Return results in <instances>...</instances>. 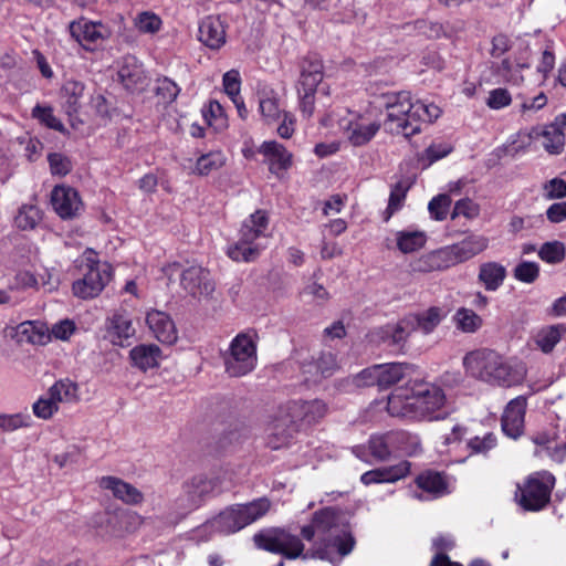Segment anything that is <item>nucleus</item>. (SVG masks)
I'll use <instances>...</instances> for the list:
<instances>
[{
	"instance_id": "obj_1",
	"label": "nucleus",
	"mask_w": 566,
	"mask_h": 566,
	"mask_svg": "<svg viewBox=\"0 0 566 566\" xmlns=\"http://www.w3.org/2000/svg\"><path fill=\"white\" fill-rule=\"evenodd\" d=\"M379 104L386 112L387 129L405 137L419 134L423 125L434 123L442 115L439 105L427 99H415L407 91L384 93Z\"/></svg>"
},
{
	"instance_id": "obj_2",
	"label": "nucleus",
	"mask_w": 566,
	"mask_h": 566,
	"mask_svg": "<svg viewBox=\"0 0 566 566\" xmlns=\"http://www.w3.org/2000/svg\"><path fill=\"white\" fill-rule=\"evenodd\" d=\"M465 373L480 381L499 387H513L526 377V365L514 358H505L492 349H476L463 358Z\"/></svg>"
},
{
	"instance_id": "obj_3",
	"label": "nucleus",
	"mask_w": 566,
	"mask_h": 566,
	"mask_svg": "<svg viewBox=\"0 0 566 566\" xmlns=\"http://www.w3.org/2000/svg\"><path fill=\"white\" fill-rule=\"evenodd\" d=\"M302 536L308 541H316L319 545L314 549L312 557L328 559L331 548L345 556L349 554L355 541L347 526L339 524L336 513L326 509L315 514L312 523L302 528Z\"/></svg>"
},
{
	"instance_id": "obj_4",
	"label": "nucleus",
	"mask_w": 566,
	"mask_h": 566,
	"mask_svg": "<svg viewBox=\"0 0 566 566\" xmlns=\"http://www.w3.org/2000/svg\"><path fill=\"white\" fill-rule=\"evenodd\" d=\"M269 216L264 210L251 213L242 223L239 240L230 244L227 254L237 262H250L259 256L264 245L260 242L268 237Z\"/></svg>"
},
{
	"instance_id": "obj_5",
	"label": "nucleus",
	"mask_w": 566,
	"mask_h": 566,
	"mask_svg": "<svg viewBox=\"0 0 566 566\" xmlns=\"http://www.w3.org/2000/svg\"><path fill=\"white\" fill-rule=\"evenodd\" d=\"M269 510L270 502L266 499L232 505L208 521L206 527L216 533L232 534L258 521Z\"/></svg>"
},
{
	"instance_id": "obj_6",
	"label": "nucleus",
	"mask_w": 566,
	"mask_h": 566,
	"mask_svg": "<svg viewBox=\"0 0 566 566\" xmlns=\"http://www.w3.org/2000/svg\"><path fill=\"white\" fill-rule=\"evenodd\" d=\"M566 133V114L556 116L553 123L547 125H537L532 127L528 132H520L516 137L521 139L522 145L515 146V140L512 142L511 150L514 154L524 151L525 148L535 140L543 139L542 146L551 155H558L563 151L565 146Z\"/></svg>"
},
{
	"instance_id": "obj_7",
	"label": "nucleus",
	"mask_w": 566,
	"mask_h": 566,
	"mask_svg": "<svg viewBox=\"0 0 566 566\" xmlns=\"http://www.w3.org/2000/svg\"><path fill=\"white\" fill-rule=\"evenodd\" d=\"M83 265L85 273L82 279L73 283V294L83 300L96 297L111 281V266L107 263L99 262L97 254L92 250L84 252Z\"/></svg>"
},
{
	"instance_id": "obj_8",
	"label": "nucleus",
	"mask_w": 566,
	"mask_h": 566,
	"mask_svg": "<svg viewBox=\"0 0 566 566\" xmlns=\"http://www.w3.org/2000/svg\"><path fill=\"white\" fill-rule=\"evenodd\" d=\"M555 485V478L547 471L531 474L523 485L517 486L515 499L526 511L544 509L551 499Z\"/></svg>"
},
{
	"instance_id": "obj_9",
	"label": "nucleus",
	"mask_w": 566,
	"mask_h": 566,
	"mask_svg": "<svg viewBox=\"0 0 566 566\" xmlns=\"http://www.w3.org/2000/svg\"><path fill=\"white\" fill-rule=\"evenodd\" d=\"M163 272L169 282L178 276L185 294L195 300L208 298L214 291V284L210 279L209 272L201 266L192 265L181 270L178 263H171L166 265Z\"/></svg>"
},
{
	"instance_id": "obj_10",
	"label": "nucleus",
	"mask_w": 566,
	"mask_h": 566,
	"mask_svg": "<svg viewBox=\"0 0 566 566\" xmlns=\"http://www.w3.org/2000/svg\"><path fill=\"white\" fill-rule=\"evenodd\" d=\"M415 394L416 420L433 421L448 416L447 398L439 386L419 380L416 381Z\"/></svg>"
},
{
	"instance_id": "obj_11",
	"label": "nucleus",
	"mask_w": 566,
	"mask_h": 566,
	"mask_svg": "<svg viewBox=\"0 0 566 566\" xmlns=\"http://www.w3.org/2000/svg\"><path fill=\"white\" fill-rule=\"evenodd\" d=\"M256 345L251 336L239 334L229 347L224 358L226 371L231 377H241L251 373L256 366Z\"/></svg>"
},
{
	"instance_id": "obj_12",
	"label": "nucleus",
	"mask_w": 566,
	"mask_h": 566,
	"mask_svg": "<svg viewBox=\"0 0 566 566\" xmlns=\"http://www.w3.org/2000/svg\"><path fill=\"white\" fill-rule=\"evenodd\" d=\"M345 139L354 147L367 145L380 130L381 124L370 112H348L339 123Z\"/></svg>"
},
{
	"instance_id": "obj_13",
	"label": "nucleus",
	"mask_w": 566,
	"mask_h": 566,
	"mask_svg": "<svg viewBox=\"0 0 566 566\" xmlns=\"http://www.w3.org/2000/svg\"><path fill=\"white\" fill-rule=\"evenodd\" d=\"M253 541L258 548L281 554L289 559H295L301 556L306 558L303 555L304 545L302 541L285 530L270 528L262 531L253 536Z\"/></svg>"
},
{
	"instance_id": "obj_14",
	"label": "nucleus",
	"mask_w": 566,
	"mask_h": 566,
	"mask_svg": "<svg viewBox=\"0 0 566 566\" xmlns=\"http://www.w3.org/2000/svg\"><path fill=\"white\" fill-rule=\"evenodd\" d=\"M69 32L71 38L87 51L95 50L111 36V30L106 24L84 17L71 21Z\"/></svg>"
},
{
	"instance_id": "obj_15",
	"label": "nucleus",
	"mask_w": 566,
	"mask_h": 566,
	"mask_svg": "<svg viewBox=\"0 0 566 566\" xmlns=\"http://www.w3.org/2000/svg\"><path fill=\"white\" fill-rule=\"evenodd\" d=\"M531 67V51L528 46H521L511 55L503 59L496 66V74L507 84L520 86L524 82L523 72Z\"/></svg>"
},
{
	"instance_id": "obj_16",
	"label": "nucleus",
	"mask_w": 566,
	"mask_h": 566,
	"mask_svg": "<svg viewBox=\"0 0 566 566\" xmlns=\"http://www.w3.org/2000/svg\"><path fill=\"white\" fill-rule=\"evenodd\" d=\"M54 212L63 220L76 218L83 210V201L78 191L67 185L55 186L50 196Z\"/></svg>"
},
{
	"instance_id": "obj_17",
	"label": "nucleus",
	"mask_w": 566,
	"mask_h": 566,
	"mask_svg": "<svg viewBox=\"0 0 566 566\" xmlns=\"http://www.w3.org/2000/svg\"><path fill=\"white\" fill-rule=\"evenodd\" d=\"M410 441L411 447L418 446V438L407 432H390L384 436H373L368 441L370 454L377 460H386L392 450L409 451L406 442Z\"/></svg>"
},
{
	"instance_id": "obj_18",
	"label": "nucleus",
	"mask_w": 566,
	"mask_h": 566,
	"mask_svg": "<svg viewBox=\"0 0 566 566\" xmlns=\"http://www.w3.org/2000/svg\"><path fill=\"white\" fill-rule=\"evenodd\" d=\"M490 244V239L483 234L469 233L461 241L446 245L451 266L464 263L484 252Z\"/></svg>"
},
{
	"instance_id": "obj_19",
	"label": "nucleus",
	"mask_w": 566,
	"mask_h": 566,
	"mask_svg": "<svg viewBox=\"0 0 566 566\" xmlns=\"http://www.w3.org/2000/svg\"><path fill=\"white\" fill-rule=\"evenodd\" d=\"M295 423L286 407L280 408L266 427L270 448L277 450L289 446L295 432Z\"/></svg>"
},
{
	"instance_id": "obj_20",
	"label": "nucleus",
	"mask_w": 566,
	"mask_h": 566,
	"mask_svg": "<svg viewBox=\"0 0 566 566\" xmlns=\"http://www.w3.org/2000/svg\"><path fill=\"white\" fill-rule=\"evenodd\" d=\"M416 381L409 380L389 395L387 410L392 417L416 420Z\"/></svg>"
},
{
	"instance_id": "obj_21",
	"label": "nucleus",
	"mask_w": 566,
	"mask_h": 566,
	"mask_svg": "<svg viewBox=\"0 0 566 566\" xmlns=\"http://www.w3.org/2000/svg\"><path fill=\"white\" fill-rule=\"evenodd\" d=\"M6 335L19 344L44 345L51 334L45 324L39 321H27L6 328Z\"/></svg>"
},
{
	"instance_id": "obj_22",
	"label": "nucleus",
	"mask_w": 566,
	"mask_h": 566,
	"mask_svg": "<svg viewBox=\"0 0 566 566\" xmlns=\"http://www.w3.org/2000/svg\"><path fill=\"white\" fill-rule=\"evenodd\" d=\"M146 324L153 336L163 344L172 345L178 338L174 321L163 311H148L146 313Z\"/></svg>"
},
{
	"instance_id": "obj_23",
	"label": "nucleus",
	"mask_w": 566,
	"mask_h": 566,
	"mask_svg": "<svg viewBox=\"0 0 566 566\" xmlns=\"http://www.w3.org/2000/svg\"><path fill=\"white\" fill-rule=\"evenodd\" d=\"M118 77L125 87L133 92L143 91L148 85V77L142 63L133 55L122 59Z\"/></svg>"
},
{
	"instance_id": "obj_24",
	"label": "nucleus",
	"mask_w": 566,
	"mask_h": 566,
	"mask_svg": "<svg viewBox=\"0 0 566 566\" xmlns=\"http://www.w3.org/2000/svg\"><path fill=\"white\" fill-rule=\"evenodd\" d=\"M217 479L195 476L184 486V501L189 509L198 507L209 495L219 493Z\"/></svg>"
},
{
	"instance_id": "obj_25",
	"label": "nucleus",
	"mask_w": 566,
	"mask_h": 566,
	"mask_svg": "<svg viewBox=\"0 0 566 566\" xmlns=\"http://www.w3.org/2000/svg\"><path fill=\"white\" fill-rule=\"evenodd\" d=\"M258 151L263 155L270 171L279 177L292 166V154L275 140L264 142Z\"/></svg>"
},
{
	"instance_id": "obj_26",
	"label": "nucleus",
	"mask_w": 566,
	"mask_h": 566,
	"mask_svg": "<svg viewBox=\"0 0 566 566\" xmlns=\"http://www.w3.org/2000/svg\"><path fill=\"white\" fill-rule=\"evenodd\" d=\"M525 410L526 399L524 397H517L507 403L502 417V429L507 437L516 439L522 434Z\"/></svg>"
},
{
	"instance_id": "obj_27",
	"label": "nucleus",
	"mask_w": 566,
	"mask_h": 566,
	"mask_svg": "<svg viewBox=\"0 0 566 566\" xmlns=\"http://www.w3.org/2000/svg\"><path fill=\"white\" fill-rule=\"evenodd\" d=\"M410 462L403 460L395 465L367 471L360 476V481L365 485L373 483H395L405 479L410 473Z\"/></svg>"
},
{
	"instance_id": "obj_28",
	"label": "nucleus",
	"mask_w": 566,
	"mask_h": 566,
	"mask_svg": "<svg viewBox=\"0 0 566 566\" xmlns=\"http://www.w3.org/2000/svg\"><path fill=\"white\" fill-rule=\"evenodd\" d=\"M98 485L126 504H139L144 499L142 492L134 485L115 476H102Z\"/></svg>"
},
{
	"instance_id": "obj_29",
	"label": "nucleus",
	"mask_w": 566,
	"mask_h": 566,
	"mask_svg": "<svg viewBox=\"0 0 566 566\" xmlns=\"http://www.w3.org/2000/svg\"><path fill=\"white\" fill-rule=\"evenodd\" d=\"M324 77L323 63L317 59H305L300 65V77L296 92H314Z\"/></svg>"
},
{
	"instance_id": "obj_30",
	"label": "nucleus",
	"mask_w": 566,
	"mask_h": 566,
	"mask_svg": "<svg viewBox=\"0 0 566 566\" xmlns=\"http://www.w3.org/2000/svg\"><path fill=\"white\" fill-rule=\"evenodd\" d=\"M107 333L113 344L124 346L136 334L129 314L125 311H119L109 316L107 319Z\"/></svg>"
},
{
	"instance_id": "obj_31",
	"label": "nucleus",
	"mask_w": 566,
	"mask_h": 566,
	"mask_svg": "<svg viewBox=\"0 0 566 566\" xmlns=\"http://www.w3.org/2000/svg\"><path fill=\"white\" fill-rule=\"evenodd\" d=\"M199 41L212 50H218L226 43V29L220 18L210 15L200 22Z\"/></svg>"
},
{
	"instance_id": "obj_32",
	"label": "nucleus",
	"mask_w": 566,
	"mask_h": 566,
	"mask_svg": "<svg viewBox=\"0 0 566 566\" xmlns=\"http://www.w3.org/2000/svg\"><path fill=\"white\" fill-rule=\"evenodd\" d=\"M294 421H305L307 423L316 422L322 419L327 407L324 401L315 399L311 401H293L285 406Z\"/></svg>"
},
{
	"instance_id": "obj_33",
	"label": "nucleus",
	"mask_w": 566,
	"mask_h": 566,
	"mask_svg": "<svg viewBox=\"0 0 566 566\" xmlns=\"http://www.w3.org/2000/svg\"><path fill=\"white\" fill-rule=\"evenodd\" d=\"M444 317L446 313L442 308L432 306L420 313L406 315V324L411 326L415 332L419 331L428 335L436 329Z\"/></svg>"
},
{
	"instance_id": "obj_34",
	"label": "nucleus",
	"mask_w": 566,
	"mask_h": 566,
	"mask_svg": "<svg viewBox=\"0 0 566 566\" xmlns=\"http://www.w3.org/2000/svg\"><path fill=\"white\" fill-rule=\"evenodd\" d=\"M259 112L268 124L281 119L284 108L280 93L273 88H263L259 94Z\"/></svg>"
},
{
	"instance_id": "obj_35",
	"label": "nucleus",
	"mask_w": 566,
	"mask_h": 566,
	"mask_svg": "<svg viewBox=\"0 0 566 566\" xmlns=\"http://www.w3.org/2000/svg\"><path fill=\"white\" fill-rule=\"evenodd\" d=\"M129 357L135 367L146 371L159 365L161 350L157 345L142 344L129 352Z\"/></svg>"
},
{
	"instance_id": "obj_36",
	"label": "nucleus",
	"mask_w": 566,
	"mask_h": 566,
	"mask_svg": "<svg viewBox=\"0 0 566 566\" xmlns=\"http://www.w3.org/2000/svg\"><path fill=\"white\" fill-rule=\"evenodd\" d=\"M506 277V269L499 262H484L479 268L478 280L489 292L499 290Z\"/></svg>"
},
{
	"instance_id": "obj_37",
	"label": "nucleus",
	"mask_w": 566,
	"mask_h": 566,
	"mask_svg": "<svg viewBox=\"0 0 566 566\" xmlns=\"http://www.w3.org/2000/svg\"><path fill=\"white\" fill-rule=\"evenodd\" d=\"M565 335L566 326L564 324L549 325L539 328L533 335V340L539 350L548 354Z\"/></svg>"
},
{
	"instance_id": "obj_38",
	"label": "nucleus",
	"mask_w": 566,
	"mask_h": 566,
	"mask_svg": "<svg viewBox=\"0 0 566 566\" xmlns=\"http://www.w3.org/2000/svg\"><path fill=\"white\" fill-rule=\"evenodd\" d=\"M46 392L57 407L60 403H73L80 399L78 385L69 378L55 381Z\"/></svg>"
},
{
	"instance_id": "obj_39",
	"label": "nucleus",
	"mask_w": 566,
	"mask_h": 566,
	"mask_svg": "<svg viewBox=\"0 0 566 566\" xmlns=\"http://www.w3.org/2000/svg\"><path fill=\"white\" fill-rule=\"evenodd\" d=\"M450 268L452 266L444 247L421 255L413 263V270L423 273L432 271H442Z\"/></svg>"
},
{
	"instance_id": "obj_40",
	"label": "nucleus",
	"mask_w": 566,
	"mask_h": 566,
	"mask_svg": "<svg viewBox=\"0 0 566 566\" xmlns=\"http://www.w3.org/2000/svg\"><path fill=\"white\" fill-rule=\"evenodd\" d=\"M408 371L409 366L401 363L377 365L378 387L384 389L401 381L407 377Z\"/></svg>"
},
{
	"instance_id": "obj_41",
	"label": "nucleus",
	"mask_w": 566,
	"mask_h": 566,
	"mask_svg": "<svg viewBox=\"0 0 566 566\" xmlns=\"http://www.w3.org/2000/svg\"><path fill=\"white\" fill-rule=\"evenodd\" d=\"M226 163L227 157L223 151L212 150L198 157L190 170L198 176H208L222 168Z\"/></svg>"
},
{
	"instance_id": "obj_42",
	"label": "nucleus",
	"mask_w": 566,
	"mask_h": 566,
	"mask_svg": "<svg viewBox=\"0 0 566 566\" xmlns=\"http://www.w3.org/2000/svg\"><path fill=\"white\" fill-rule=\"evenodd\" d=\"M395 237L397 248L405 254L422 249L427 242L426 232L418 230L397 231Z\"/></svg>"
},
{
	"instance_id": "obj_43",
	"label": "nucleus",
	"mask_w": 566,
	"mask_h": 566,
	"mask_svg": "<svg viewBox=\"0 0 566 566\" xmlns=\"http://www.w3.org/2000/svg\"><path fill=\"white\" fill-rule=\"evenodd\" d=\"M42 218L43 213L38 206L24 203L18 209L13 223L19 230L30 231L36 228Z\"/></svg>"
},
{
	"instance_id": "obj_44",
	"label": "nucleus",
	"mask_w": 566,
	"mask_h": 566,
	"mask_svg": "<svg viewBox=\"0 0 566 566\" xmlns=\"http://www.w3.org/2000/svg\"><path fill=\"white\" fill-rule=\"evenodd\" d=\"M416 483L420 489L432 494L434 497L442 496L449 492L443 475L438 472H424L417 478Z\"/></svg>"
},
{
	"instance_id": "obj_45",
	"label": "nucleus",
	"mask_w": 566,
	"mask_h": 566,
	"mask_svg": "<svg viewBox=\"0 0 566 566\" xmlns=\"http://www.w3.org/2000/svg\"><path fill=\"white\" fill-rule=\"evenodd\" d=\"M84 84L80 81L69 80L62 87L63 97L65 98L66 113L72 116L76 114L81 107V98L84 94Z\"/></svg>"
},
{
	"instance_id": "obj_46",
	"label": "nucleus",
	"mask_w": 566,
	"mask_h": 566,
	"mask_svg": "<svg viewBox=\"0 0 566 566\" xmlns=\"http://www.w3.org/2000/svg\"><path fill=\"white\" fill-rule=\"evenodd\" d=\"M453 322L455 327L463 333H475L481 328L483 319L473 310L460 307L457 310Z\"/></svg>"
},
{
	"instance_id": "obj_47",
	"label": "nucleus",
	"mask_w": 566,
	"mask_h": 566,
	"mask_svg": "<svg viewBox=\"0 0 566 566\" xmlns=\"http://www.w3.org/2000/svg\"><path fill=\"white\" fill-rule=\"evenodd\" d=\"M415 332L413 328L406 324V316L396 324H389L380 331V338L391 344H400Z\"/></svg>"
},
{
	"instance_id": "obj_48",
	"label": "nucleus",
	"mask_w": 566,
	"mask_h": 566,
	"mask_svg": "<svg viewBox=\"0 0 566 566\" xmlns=\"http://www.w3.org/2000/svg\"><path fill=\"white\" fill-rule=\"evenodd\" d=\"M134 25L138 32L154 35L161 30L163 20L153 11H142L134 18Z\"/></svg>"
},
{
	"instance_id": "obj_49",
	"label": "nucleus",
	"mask_w": 566,
	"mask_h": 566,
	"mask_svg": "<svg viewBox=\"0 0 566 566\" xmlns=\"http://www.w3.org/2000/svg\"><path fill=\"white\" fill-rule=\"evenodd\" d=\"M203 117L207 124L216 132H222L228 127V117L222 105L217 101H211L203 111Z\"/></svg>"
},
{
	"instance_id": "obj_50",
	"label": "nucleus",
	"mask_w": 566,
	"mask_h": 566,
	"mask_svg": "<svg viewBox=\"0 0 566 566\" xmlns=\"http://www.w3.org/2000/svg\"><path fill=\"white\" fill-rule=\"evenodd\" d=\"M518 103V113L522 117L527 118L536 114L538 111L543 109L548 102L547 96L541 92L533 97H526L524 95H517Z\"/></svg>"
},
{
	"instance_id": "obj_51",
	"label": "nucleus",
	"mask_w": 566,
	"mask_h": 566,
	"mask_svg": "<svg viewBox=\"0 0 566 566\" xmlns=\"http://www.w3.org/2000/svg\"><path fill=\"white\" fill-rule=\"evenodd\" d=\"M565 255V245L559 241L546 242L538 250L541 260L549 264L560 263Z\"/></svg>"
},
{
	"instance_id": "obj_52",
	"label": "nucleus",
	"mask_w": 566,
	"mask_h": 566,
	"mask_svg": "<svg viewBox=\"0 0 566 566\" xmlns=\"http://www.w3.org/2000/svg\"><path fill=\"white\" fill-rule=\"evenodd\" d=\"M513 276L518 282L532 284L539 276V265L536 262L522 261L514 268Z\"/></svg>"
},
{
	"instance_id": "obj_53",
	"label": "nucleus",
	"mask_w": 566,
	"mask_h": 566,
	"mask_svg": "<svg viewBox=\"0 0 566 566\" xmlns=\"http://www.w3.org/2000/svg\"><path fill=\"white\" fill-rule=\"evenodd\" d=\"M32 116L49 128L64 132V125L54 116L53 109L50 106L35 105L32 109Z\"/></svg>"
},
{
	"instance_id": "obj_54",
	"label": "nucleus",
	"mask_w": 566,
	"mask_h": 566,
	"mask_svg": "<svg viewBox=\"0 0 566 566\" xmlns=\"http://www.w3.org/2000/svg\"><path fill=\"white\" fill-rule=\"evenodd\" d=\"M32 410L36 418L49 420L59 411V407L54 403L49 394L45 392L33 403Z\"/></svg>"
},
{
	"instance_id": "obj_55",
	"label": "nucleus",
	"mask_w": 566,
	"mask_h": 566,
	"mask_svg": "<svg viewBox=\"0 0 566 566\" xmlns=\"http://www.w3.org/2000/svg\"><path fill=\"white\" fill-rule=\"evenodd\" d=\"M31 424V417L28 413L0 415V429L7 432L15 431Z\"/></svg>"
},
{
	"instance_id": "obj_56",
	"label": "nucleus",
	"mask_w": 566,
	"mask_h": 566,
	"mask_svg": "<svg viewBox=\"0 0 566 566\" xmlns=\"http://www.w3.org/2000/svg\"><path fill=\"white\" fill-rule=\"evenodd\" d=\"M467 446L471 453H486L496 446V437L492 432H485L470 438Z\"/></svg>"
},
{
	"instance_id": "obj_57",
	"label": "nucleus",
	"mask_w": 566,
	"mask_h": 566,
	"mask_svg": "<svg viewBox=\"0 0 566 566\" xmlns=\"http://www.w3.org/2000/svg\"><path fill=\"white\" fill-rule=\"evenodd\" d=\"M512 103V95L507 88L504 87H497L494 90H491L489 92V96L485 101V104L491 109H502L511 105Z\"/></svg>"
},
{
	"instance_id": "obj_58",
	"label": "nucleus",
	"mask_w": 566,
	"mask_h": 566,
	"mask_svg": "<svg viewBox=\"0 0 566 566\" xmlns=\"http://www.w3.org/2000/svg\"><path fill=\"white\" fill-rule=\"evenodd\" d=\"M39 287L40 281L38 276L30 271H19L10 284V289L17 291H24L29 289L38 290Z\"/></svg>"
},
{
	"instance_id": "obj_59",
	"label": "nucleus",
	"mask_w": 566,
	"mask_h": 566,
	"mask_svg": "<svg viewBox=\"0 0 566 566\" xmlns=\"http://www.w3.org/2000/svg\"><path fill=\"white\" fill-rule=\"evenodd\" d=\"M156 94L165 104H169L176 99L179 94V87L175 82L165 77L157 81Z\"/></svg>"
},
{
	"instance_id": "obj_60",
	"label": "nucleus",
	"mask_w": 566,
	"mask_h": 566,
	"mask_svg": "<svg viewBox=\"0 0 566 566\" xmlns=\"http://www.w3.org/2000/svg\"><path fill=\"white\" fill-rule=\"evenodd\" d=\"M450 206L451 198L448 195H439L431 199L428 209L433 219L443 220L447 218Z\"/></svg>"
},
{
	"instance_id": "obj_61",
	"label": "nucleus",
	"mask_w": 566,
	"mask_h": 566,
	"mask_svg": "<svg viewBox=\"0 0 566 566\" xmlns=\"http://www.w3.org/2000/svg\"><path fill=\"white\" fill-rule=\"evenodd\" d=\"M222 84L224 93L230 97V99L241 96V77L237 70H230L224 73Z\"/></svg>"
},
{
	"instance_id": "obj_62",
	"label": "nucleus",
	"mask_w": 566,
	"mask_h": 566,
	"mask_svg": "<svg viewBox=\"0 0 566 566\" xmlns=\"http://www.w3.org/2000/svg\"><path fill=\"white\" fill-rule=\"evenodd\" d=\"M479 213L480 207L478 203L471 199H462L455 202L451 218L455 219L460 216H463L467 219H474L479 216Z\"/></svg>"
},
{
	"instance_id": "obj_63",
	"label": "nucleus",
	"mask_w": 566,
	"mask_h": 566,
	"mask_svg": "<svg viewBox=\"0 0 566 566\" xmlns=\"http://www.w3.org/2000/svg\"><path fill=\"white\" fill-rule=\"evenodd\" d=\"M315 367L323 377L331 376L338 368L336 356L332 352L322 353L316 359Z\"/></svg>"
},
{
	"instance_id": "obj_64",
	"label": "nucleus",
	"mask_w": 566,
	"mask_h": 566,
	"mask_svg": "<svg viewBox=\"0 0 566 566\" xmlns=\"http://www.w3.org/2000/svg\"><path fill=\"white\" fill-rule=\"evenodd\" d=\"M544 197L548 200L566 197V181L560 178H553L544 187Z\"/></svg>"
}]
</instances>
